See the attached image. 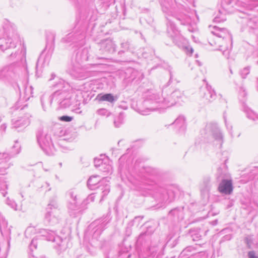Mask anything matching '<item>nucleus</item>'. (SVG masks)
I'll return each instance as SVG.
<instances>
[{"label":"nucleus","instance_id":"1","mask_svg":"<svg viewBox=\"0 0 258 258\" xmlns=\"http://www.w3.org/2000/svg\"><path fill=\"white\" fill-rule=\"evenodd\" d=\"M161 10L166 20L167 32L173 42L184 50L187 54H191L194 50L186 44V40L181 35L173 20L175 19L182 25L190 24L195 12L186 8L177 0H160Z\"/></svg>","mask_w":258,"mask_h":258},{"label":"nucleus","instance_id":"2","mask_svg":"<svg viewBox=\"0 0 258 258\" xmlns=\"http://www.w3.org/2000/svg\"><path fill=\"white\" fill-rule=\"evenodd\" d=\"M168 92L167 86L163 88L161 96L154 90L148 91L143 103L144 106L146 108H138L137 111L141 114L148 115L150 111L159 108L172 106L184 97L183 92L179 89H175L169 94Z\"/></svg>","mask_w":258,"mask_h":258},{"label":"nucleus","instance_id":"3","mask_svg":"<svg viewBox=\"0 0 258 258\" xmlns=\"http://www.w3.org/2000/svg\"><path fill=\"white\" fill-rule=\"evenodd\" d=\"M88 48L79 49L75 57H73L68 64L67 72L75 78L83 80L89 77L91 73L88 68L83 66L82 63L88 59Z\"/></svg>","mask_w":258,"mask_h":258},{"label":"nucleus","instance_id":"4","mask_svg":"<svg viewBox=\"0 0 258 258\" xmlns=\"http://www.w3.org/2000/svg\"><path fill=\"white\" fill-rule=\"evenodd\" d=\"M54 88L57 90L53 93V97L56 98L55 100L60 108L68 107L71 104V94L66 88L69 87L68 83L64 80L58 79V81L53 86Z\"/></svg>","mask_w":258,"mask_h":258},{"label":"nucleus","instance_id":"5","mask_svg":"<svg viewBox=\"0 0 258 258\" xmlns=\"http://www.w3.org/2000/svg\"><path fill=\"white\" fill-rule=\"evenodd\" d=\"M108 178V177H104L100 180L99 176L93 175L88 180L87 185L90 189L98 188L99 191L101 195L100 202H101L110 192L109 181Z\"/></svg>","mask_w":258,"mask_h":258},{"label":"nucleus","instance_id":"6","mask_svg":"<svg viewBox=\"0 0 258 258\" xmlns=\"http://www.w3.org/2000/svg\"><path fill=\"white\" fill-rule=\"evenodd\" d=\"M211 33L215 36V38H210L209 44L211 46H217L219 44L226 43L229 45L232 42V36L228 30L224 28H220L215 26L211 30Z\"/></svg>","mask_w":258,"mask_h":258},{"label":"nucleus","instance_id":"7","mask_svg":"<svg viewBox=\"0 0 258 258\" xmlns=\"http://www.w3.org/2000/svg\"><path fill=\"white\" fill-rule=\"evenodd\" d=\"M50 39L49 41H47L45 49L42 52L37 60L36 66V75H40L42 72V69L49 64L54 48V36H51Z\"/></svg>","mask_w":258,"mask_h":258},{"label":"nucleus","instance_id":"8","mask_svg":"<svg viewBox=\"0 0 258 258\" xmlns=\"http://www.w3.org/2000/svg\"><path fill=\"white\" fill-rule=\"evenodd\" d=\"M229 177V174L226 170H223L220 168L218 169L216 179L218 181H220L218 190L221 194L229 195L232 192V181Z\"/></svg>","mask_w":258,"mask_h":258},{"label":"nucleus","instance_id":"9","mask_svg":"<svg viewBox=\"0 0 258 258\" xmlns=\"http://www.w3.org/2000/svg\"><path fill=\"white\" fill-rule=\"evenodd\" d=\"M36 138L39 146L46 154H53L54 146L47 130L39 128L36 133Z\"/></svg>","mask_w":258,"mask_h":258},{"label":"nucleus","instance_id":"10","mask_svg":"<svg viewBox=\"0 0 258 258\" xmlns=\"http://www.w3.org/2000/svg\"><path fill=\"white\" fill-rule=\"evenodd\" d=\"M18 68L15 63L3 66L0 68V80L11 83L18 76Z\"/></svg>","mask_w":258,"mask_h":258},{"label":"nucleus","instance_id":"11","mask_svg":"<svg viewBox=\"0 0 258 258\" xmlns=\"http://www.w3.org/2000/svg\"><path fill=\"white\" fill-rule=\"evenodd\" d=\"M58 205L55 200H51L46 209L44 217L45 221L51 225L58 223L60 220Z\"/></svg>","mask_w":258,"mask_h":258},{"label":"nucleus","instance_id":"12","mask_svg":"<svg viewBox=\"0 0 258 258\" xmlns=\"http://www.w3.org/2000/svg\"><path fill=\"white\" fill-rule=\"evenodd\" d=\"M205 131L206 137L211 138L210 141L216 142L215 144L221 148L223 143V136L218 125L216 123H209L206 125Z\"/></svg>","mask_w":258,"mask_h":258},{"label":"nucleus","instance_id":"13","mask_svg":"<svg viewBox=\"0 0 258 258\" xmlns=\"http://www.w3.org/2000/svg\"><path fill=\"white\" fill-rule=\"evenodd\" d=\"M153 196L161 202H171L175 198V192L171 188L166 189L155 185L153 187Z\"/></svg>","mask_w":258,"mask_h":258},{"label":"nucleus","instance_id":"14","mask_svg":"<svg viewBox=\"0 0 258 258\" xmlns=\"http://www.w3.org/2000/svg\"><path fill=\"white\" fill-rule=\"evenodd\" d=\"M109 221V217L106 216L94 221L89 225V230H91L92 236L94 238L97 239L99 237Z\"/></svg>","mask_w":258,"mask_h":258},{"label":"nucleus","instance_id":"15","mask_svg":"<svg viewBox=\"0 0 258 258\" xmlns=\"http://www.w3.org/2000/svg\"><path fill=\"white\" fill-rule=\"evenodd\" d=\"M232 0H222L221 1V9H219V13L220 16H216L214 19L215 22H222L226 20L225 15L228 13H231L233 11V6L232 5Z\"/></svg>","mask_w":258,"mask_h":258},{"label":"nucleus","instance_id":"16","mask_svg":"<svg viewBox=\"0 0 258 258\" xmlns=\"http://www.w3.org/2000/svg\"><path fill=\"white\" fill-rule=\"evenodd\" d=\"M124 78V80L127 83L134 81L138 82L144 78L143 74L133 68H130L127 69L123 72Z\"/></svg>","mask_w":258,"mask_h":258},{"label":"nucleus","instance_id":"17","mask_svg":"<svg viewBox=\"0 0 258 258\" xmlns=\"http://www.w3.org/2000/svg\"><path fill=\"white\" fill-rule=\"evenodd\" d=\"M17 38L12 36L2 35V32L0 30V49L2 51H5L8 49L15 48Z\"/></svg>","mask_w":258,"mask_h":258},{"label":"nucleus","instance_id":"18","mask_svg":"<svg viewBox=\"0 0 258 258\" xmlns=\"http://www.w3.org/2000/svg\"><path fill=\"white\" fill-rule=\"evenodd\" d=\"M85 33L84 31L77 32L74 33L69 34L66 37L62 39L64 42L78 43L79 45H83L85 43L84 38Z\"/></svg>","mask_w":258,"mask_h":258},{"label":"nucleus","instance_id":"19","mask_svg":"<svg viewBox=\"0 0 258 258\" xmlns=\"http://www.w3.org/2000/svg\"><path fill=\"white\" fill-rule=\"evenodd\" d=\"M2 27L3 30L0 29L2 32V35L17 38L16 28L14 24L5 19L3 21Z\"/></svg>","mask_w":258,"mask_h":258},{"label":"nucleus","instance_id":"20","mask_svg":"<svg viewBox=\"0 0 258 258\" xmlns=\"http://www.w3.org/2000/svg\"><path fill=\"white\" fill-rule=\"evenodd\" d=\"M31 117V115L27 113L22 116H19L17 119H13L12 120V127L17 128L28 125L30 123Z\"/></svg>","mask_w":258,"mask_h":258},{"label":"nucleus","instance_id":"21","mask_svg":"<svg viewBox=\"0 0 258 258\" xmlns=\"http://www.w3.org/2000/svg\"><path fill=\"white\" fill-rule=\"evenodd\" d=\"M201 95L207 102H212L216 98V92L208 84L205 88L201 89Z\"/></svg>","mask_w":258,"mask_h":258},{"label":"nucleus","instance_id":"22","mask_svg":"<svg viewBox=\"0 0 258 258\" xmlns=\"http://www.w3.org/2000/svg\"><path fill=\"white\" fill-rule=\"evenodd\" d=\"M40 233L41 236L45 237L47 241L56 242L57 244L60 246L58 242L61 241V239L59 236L56 235L54 231L42 229L40 230Z\"/></svg>","mask_w":258,"mask_h":258},{"label":"nucleus","instance_id":"23","mask_svg":"<svg viewBox=\"0 0 258 258\" xmlns=\"http://www.w3.org/2000/svg\"><path fill=\"white\" fill-rule=\"evenodd\" d=\"M67 208L69 213L71 216L76 217L80 212V206L78 204V200H67Z\"/></svg>","mask_w":258,"mask_h":258},{"label":"nucleus","instance_id":"24","mask_svg":"<svg viewBox=\"0 0 258 258\" xmlns=\"http://www.w3.org/2000/svg\"><path fill=\"white\" fill-rule=\"evenodd\" d=\"M56 98L53 97V93L52 95L45 93L41 97V103L42 107L44 111H46L50 107L52 100H55Z\"/></svg>","mask_w":258,"mask_h":258},{"label":"nucleus","instance_id":"25","mask_svg":"<svg viewBox=\"0 0 258 258\" xmlns=\"http://www.w3.org/2000/svg\"><path fill=\"white\" fill-rule=\"evenodd\" d=\"M96 99L99 101H107L110 103H113L117 100V98L111 93H100L97 95Z\"/></svg>","mask_w":258,"mask_h":258},{"label":"nucleus","instance_id":"26","mask_svg":"<svg viewBox=\"0 0 258 258\" xmlns=\"http://www.w3.org/2000/svg\"><path fill=\"white\" fill-rule=\"evenodd\" d=\"M232 42L229 45H226V43L219 44L218 45L215 46L216 48L214 49V50H219L222 51L223 55L225 56L226 58L228 59L230 55V52L232 47Z\"/></svg>","mask_w":258,"mask_h":258},{"label":"nucleus","instance_id":"27","mask_svg":"<svg viewBox=\"0 0 258 258\" xmlns=\"http://www.w3.org/2000/svg\"><path fill=\"white\" fill-rule=\"evenodd\" d=\"M101 47L104 48L105 51L113 53L115 50V44L110 40H106L101 43Z\"/></svg>","mask_w":258,"mask_h":258},{"label":"nucleus","instance_id":"28","mask_svg":"<svg viewBox=\"0 0 258 258\" xmlns=\"http://www.w3.org/2000/svg\"><path fill=\"white\" fill-rule=\"evenodd\" d=\"M185 118L182 115H179L172 123L180 131H184L185 129Z\"/></svg>","mask_w":258,"mask_h":258},{"label":"nucleus","instance_id":"29","mask_svg":"<svg viewBox=\"0 0 258 258\" xmlns=\"http://www.w3.org/2000/svg\"><path fill=\"white\" fill-rule=\"evenodd\" d=\"M211 187V178L210 176H205L203 178V182L201 185V190L202 192H208Z\"/></svg>","mask_w":258,"mask_h":258},{"label":"nucleus","instance_id":"30","mask_svg":"<svg viewBox=\"0 0 258 258\" xmlns=\"http://www.w3.org/2000/svg\"><path fill=\"white\" fill-rule=\"evenodd\" d=\"M243 111L245 112L247 118L252 120H258V114H256L250 108H249L243 102Z\"/></svg>","mask_w":258,"mask_h":258},{"label":"nucleus","instance_id":"31","mask_svg":"<svg viewBox=\"0 0 258 258\" xmlns=\"http://www.w3.org/2000/svg\"><path fill=\"white\" fill-rule=\"evenodd\" d=\"M78 190L75 188H72L69 190L66 194V200H78Z\"/></svg>","mask_w":258,"mask_h":258},{"label":"nucleus","instance_id":"32","mask_svg":"<svg viewBox=\"0 0 258 258\" xmlns=\"http://www.w3.org/2000/svg\"><path fill=\"white\" fill-rule=\"evenodd\" d=\"M108 159H106L104 164H102L99 168V170L103 172H106L107 174H111L112 173V167L109 163Z\"/></svg>","mask_w":258,"mask_h":258},{"label":"nucleus","instance_id":"33","mask_svg":"<svg viewBox=\"0 0 258 258\" xmlns=\"http://www.w3.org/2000/svg\"><path fill=\"white\" fill-rule=\"evenodd\" d=\"M195 250V248L192 246H188L184 249L180 254V257L181 258H186L190 255V252H192Z\"/></svg>","mask_w":258,"mask_h":258},{"label":"nucleus","instance_id":"34","mask_svg":"<svg viewBox=\"0 0 258 258\" xmlns=\"http://www.w3.org/2000/svg\"><path fill=\"white\" fill-rule=\"evenodd\" d=\"M32 88L31 86L26 87L24 92V99L26 101L29 100L32 96Z\"/></svg>","mask_w":258,"mask_h":258},{"label":"nucleus","instance_id":"35","mask_svg":"<svg viewBox=\"0 0 258 258\" xmlns=\"http://www.w3.org/2000/svg\"><path fill=\"white\" fill-rule=\"evenodd\" d=\"M247 25L251 29H254L258 25L257 19L256 18L249 19L247 20Z\"/></svg>","mask_w":258,"mask_h":258},{"label":"nucleus","instance_id":"36","mask_svg":"<svg viewBox=\"0 0 258 258\" xmlns=\"http://www.w3.org/2000/svg\"><path fill=\"white\" fill-rule=\"evenodd\" d=\"M142 172H145L147 174L151 175H156L158 172L156 169L153 168L151 167H143Z\"/></svg>","mask_w":258,"mask_h":258},{"label":"nucleus","instance_id":"37","mask_svg":"<svg viewBox=\"0 0 258 258\" xmlns=\"http://www.w3.org/2000/svg\"><path fill=\"white\" fill-rule=\"evenodd\" d=\"M8 226V222L6 220L4 216L0 213V230L2 232L3 230H5Z\"/></svg>","mask_w":258,"mask_h":258},{"label":"nucleus","instance_id":"38","mask_svg":"<svg viewBox=\"0 0 258 258\" xmlns=\"http://www.w3.org/2000/svg\"><path fill=\"white\" fill-rule=\"evenodd\" d=\"M66 139L64 138L63 139H60L58 140L57 145L59 146V147L61 149V150L62 152H65L67 151V147L66 146Z\"/></svg>","mask_w":258,"mask_h":258},{"label":"nucleus","instance_id":"39","mask_svg":"<svg viewBox=\"0 0 258 258\" xmlns=\"http://www.w3.org/2000/svg\"><path fill=\"white\" fill-rule=\"evenodd\" d=\"M96 113L98 115H101V116H108L110 114V112L106 109L105 108H100L96 111Z\"/></svg>","mask_w":258,"mask_h":258},{"label":"nucleus","instance_id":"40","mask_svg":"<svg viewBox=\"0 0 258 258\" xmlns=\"http://www.w3.org/2000/svg\"><path fill=\"white\" fill-rule=\"evenodd\" d=\"M6 202H7V204L9 206H10L12 209H13L14 210H15L16 211L17 210V205L15 202L8 198L7 199Z\"/></svg>","mask_w":258,"mask_h":258},{"label":"nucleus","instance_id":"41","mask_svg":"<svg viewBox=\"0 0 258 258\" xmlns=\"http://www.w3.org/2000/svg\"><path fill=\"white\" fill-rule=\"evenodd\" d=\"M121 48L124 50H130L131 51H132V50H131L130 48V44L128 42H122L121 44ZM123 51V50H121L119 52V53H120L121 52Z\"/></svg>","mask_w":258,"mask_h":258},{"label":"nucleus","instance_id":"42","mask_svg":"<svg viewBox=\"0 0 258 258\" xmlns=\"http://www.w3.org/2000/svg\"><path fill=\"white\" fill-rule=\"evenodd\" d=\"M246 96V92H245V90H244L243 88H241L239 91V99L241 101H243L245 100V97Z\"/></svg>","mask_w":258,"mask_h":258},{"label":"nucleus","instance_id":"43","mask_svg":"<svg viewBox=\"0 0 258 258\" xmlns=\"http://www.w3.org/2000/svg\"><path fill=\"white\" fill-rule=\"evenodd\" d=\"M249 73V68L246 67L240 71V75L242 78H245L246 76Z\"/></svg>","mask_w":258,"mask_h":258},{"label":"nucleus","instance_id":"44","mask_svg":"<svg viewBox=\"0 0 258 258\" xmlns=\"http://www.w3.org/2000/svg\"><path fill=\"white\" fill-rule=\"evenodd\" d=\"M223 118H224V119L225 125H226L227 130L229 131L230 133L231 134L232 133H231V131L232 128V126L230 124V123H229V122H227V119H226V113H224V114H223Z\"/></svg>","mask_w":258,"mask_h":258},{"label":"nucleus","instance_id":"45","mask_svg":"<svg viewBox=\"0 0 258 258\" xmlns=\"http://www.w3.org/2000/svg\"><path fill=\"white\" fill-rule=\"evenodd\" d=\"M73 119V117L68 115H63L59 117V120L64 122H70Z\"/></svg>","mask_w":258,"mask_h":258},{"label":"nucleus","instance_id":"46","mask_svg":"<svg viewBox=\"0 0 258 258\" xmlns=\"http://www.w3.org/2000/svg\"><path fill=\"white\" fill-rule=\"evenodd\" d=\"M104 163V161L101 159L95 158L94 159V165L96 167H98L99 168L101 167V165H102V164Z\"/></svg>","mask_w":258,"mask_h":258},{"label":"nucleus","instance_id":"47","mask_svg":"<svg viewBox=\"0 0 258 258\" xmlns=\"http://www.w3.org/2000/svg\"><path fill=\"white\" fill-rule=\"evenodd\" d=\"M249 5L250 6V9L255 8L258 6V0H249Z\"/></svg>","mask_w":258,"mask_h":258},{"label":"nucleus","instance_id":"48","mask_svg":"<svg viewBox=\"0 0 258 258\" xmlns=\"http://www.w3.org/2000/svg\"><path fill=\"white\" fill-rule=\"evenodd\" d=\"M37 239L33 238L32 241L30 245V249L33 250V249H36L37 247Z\"/></svg>","mask_w":258,"mask_h":258},{"label":"nucleus","instance_id":"49","mask_svg":"<svg viewBox=\"0 0 258 258\" xmlns=\"http://www.w3.org/2000/svg\"><path fill=\"white\" fill-rule=\"evenodd\" d=\"M34 231H35V229H34V227H28L25 231V234L26 236H27V235H29L30 234V233L34 232Z\"/></svg>","mask_w":258,"mask_h":258},{"label":"nucleus","instance_id":"50","mask_svg":"<svg viewBox=\"0 0 258 258\" xmlns=\"http://www.w3.org/2000/svg\"><path fill=\"white\" fill-rule=\"evenodd\" d=\"M248 258H258V255H255L254 251L252 250L248 252Z\"/></svg>","mask_w":258,"mask_h":258},{"label":"nucleus","instance_id":"51","mask_svg":"<svg viewBox=\"0 0 258 258\" xmlns=\"http://www.w3.org/2000/svg\"><path fill=\"white\" fill-rule=\"evenodd\" d=\"M95 194H92L87 197V201L88 202H93L95 200Z\"/></svg>","mask_w":258,"mask_h":258},{"label":"nucleus","instance_id":"52","mask_svg":"<svg viewBox=\"0 0 258 258\" xmlns=\"http://www.w3.org/2000/svg\"><path fill=\"white\" fill-rule=\"evenodd\" d=\"M0 157H2L3 158L5 159L6 160H9L11 158L12 156L7 153H2L1 156Z\"/></svg>","mask_w":258,"mask_h":258},{"label":"nucleus","instance_id":"53","mask_svg":"<svg viewBox=\"0 0 258 258\" xmlns=\"http://www.w3.org/2000/svg\"><path fill=\"white\" fill-rule=\"evenodd\" d=\"M114 123L115 126L116 127H119V126H120V125L121 124V123L120 122H118V121H117L116 120L114 121Z\"/></svg>","mask_w":258,"mask_h":258},{"label":"nucleus","instance_id":"54","mask_svg":"<svg viewBox=\"0 0 258 258\" xmlns=\"http://www.w3.org/2000/svg\"><path fill=\"white\" fill-rule=\"evenodd\" d=\"M56 76L54 73L51 74V78L49 79V81H51L55 78Z\"/></svg>","mask_w":258,"mask_h":258},{"label":"nucleus","instance_id":"55","mask_svg":"<svg viewBox=\"0 0 258 258\" xmlns=\"http://www.w3.org/2000/svg\"><path fill=\"white\" fill-rule=\"evenodd\" d=\"M75 112L77 113H80L81 112V111L80 110V109L79 108H77L75 109Z\"/></svg>","mask_w":258,"mask_h":258},{"label":"nucleus","instance_id":"56","mask_svg":"<svg viewBox=\"0 0 258 258\" xmlns=\"http://www.w3.org/2000/svg\"><path fill=\"white\" fill-rule=\"evenodd\" d=\"M169 74H170V80H169V82H170L173 79V75H172V72L171 71H169Z\"/></svg>","mask_w":258,"mask_h":258},{"label":"nucleus","instance_id":"57","mask_svg":"<svg viewBox=\"0 0 258 258\" xmlns=\"http://www.w3.org/2000/svg\"><path fill=\"white\" fill-rule=\"evenodd\" d=\"M6 169H7V168H3L2 169V170L0 171L2 172V174H5V173H6L5 172H6Z\"/></svg>","mask_w":258,"mask_h":258},{"label":"nucleus","instance_id":"58","mask_svg":"<svg viewBox=\"0 0 258 258\" xmlns=\"http://www.w3.org/2000/svg\"><path fill=\"white\" fill-rule=\"evenodd\" d=\"M10 57H16V53H13L12 52L11 55H10Z\"/></svg>","mask_w":258,"mask_h":258},{"label":"nucleus","instance_id":"59","mask_svg":"<svg viewBox=\"0 0 258 258\" xmlns=\"http://www.w3.org/2000/svg\"><path fill=\"white\" fill-rule=\"evenodd\" d=\"M6 127H7V126L5 124H3L1 125V128L4 130H5Z\"/></svg>","mask_w":258,"mask_h":258},{"label":"nucleus","instance_id":"60","mask_svg":"<svg viewBox=\"0 0 258 258\" xmlns=\"http://www.w3.org/2000/svg\"><path fill=\"white\" fill-rule=\"evenodd\" d=\"M257 170V169L256 168L252 170V175H254V174H256V171Z\"/></svg>","mask_w":258,"mask_h":258},{"label":"nucleus","instance_id":"61","mask_svg":"<svg viewBox=\"0 0 258 258\" xmlns=\"http://www.w3.org/2000/svg\"><path fill=\"white\" fill-rule=\"evenodd\" d=\"M146 233H141L139 236V238H141L143 237L144 235H145Z\"/></svg>","mask_w":258,"mask_h":258},{"label":"nucleus","instance_id":"62","mask_svg":"<svg viewBox=\"0 0 258 258\" xmlns=\"http://www.w3.org/2000/svg\"><path fill=\"white\" fill-rule=\"evenodd\" d=\"M247 244L248 245V246L249 248H250V244H249V241H248V239H246Z\"/></svg>","mask_w":258,"mask_h":258},{"label":"nucleus","instance_id":"63","mask_svg":"<svg viewBox=\"0 0 258 258\" xmlns=\"http://www.w3.org/2000/svg\"><path fill=\"white\" fill-rule=\"evenodd\" d=\"M254 197L256 200H258V195H254Z\"/></svg>","mask_w":258,"mask_h":258},{"label":"nucleus","instance_id":"64","mask_svg":"<svg viewBox=\"0 0 258 258\" xmlns=\"http://www.w3.org/2000/svg\"><path fill=\"white\" fill-rule=\"evenodd\" d=\"M39 258H47L45 256H41Z\"/></svg>","mask_w":258,"mask_h":258}]
</instances>
